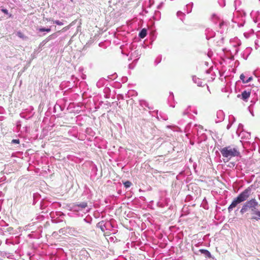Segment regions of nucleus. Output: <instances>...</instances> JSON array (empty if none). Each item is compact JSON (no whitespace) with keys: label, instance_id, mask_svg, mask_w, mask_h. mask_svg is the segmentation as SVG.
Masks as SVG:
<instances>
[{"label":"nucleus","instance_id":"nucleus-27","mask_svg":"<svg viewBox=\"0 0 260 260\" xmlns=\"http://www.w3.org/2000/svg\"><path fill=\"white\" fill-rule=\"evenodd\" d=\"M45 20L47 21H53V19L51 18H46Z\"/></svg>","mask_w":260,"mask_h":260},{"label":"nucleus","instance_id":"nucleus-23","mask_svg":"<svg viewBox=\"0 0 260 260\" xmlns=\"http://www.w3.org/2000/svg\"><path fill=\"white\" fill-rule=\"evenodd\" d=\"M252 80V77H249L248 79H245V83H247Z\"/></svg>","mask_w":260,"mask_h":260},{"label":"nucleus","instance_id":"nucleus-34","mask_svg":"<svg viewBox=\"0 0 260 260\" xmlns=\"http://www.w3.org/2000/svg\"><path fill=\"white\" fill-rule=\"evenodd\" d=\"M250 113H251V115H252V116H254V114H253V112L250 111Z\"/></svg>","mask_w":260,"mask_h":260},{"label":"nucleus","instance_id":"nucleus-8","mask_svg":"<svg viewBox=\"0 0 260 260\" xmlns=\"http://www.w3.org/2000/svg\"><path fill=\"white\" fill-rule=\"evenodd\" d=\"M250 92L249 91H247L246 90H244L241 93V94H238L237 95L238 97L241 96V99L244 101L247 100L250 96Z\"/></svg>","mask_w":260,"mask_h":260},{"label":"nucleus","instance_id":"nucleus-33","mask_svg":"<svg viewBox=\"0 0 260 260\" xmlns=\"http://www.w3.org/2000/svg\"><path fill=\"white\" fill-rule=\"evenodd\" d=\"M223 24V22H221L219 24L220 27H221V26Z\"/></svg>","mask_w":260,"mask_h":260},{"label":"nucleus","instance_id":"nucleus-22","mask_svg":"<svg viewBox=\"0 0 260 260\" xmlns=\"http://www.w3.org/2000/svg\"><path fill=\"white\" fill-rule=\"evenodd\" d=\"M184 14L181 11H178L177 13V16L178 17H181V16L183 15Z\"/></svg>","mask_w":260,"mask_h":260},{"label":"nucleus","instance_id":"nucleus-9","mask_svg":"<svg viewBox=\"0 0 260 260\" xmlns=\"http://www.w3.org/2000/svg\"><path fill=\"white\" fill-rule=\"evenodd\" d=\"M206 37L208 39L209 38H212L215 36V32L212 31L209 28L206 30Z\"/></svg>","mask_w":260,"mask_h":260},{"label":"nucleus","instance_id":"nucleus-6","mask_svg":"<svg viewBox=\"0 0 260 260\" xmlns=\"http://www.w3.org/2000/svg\"><path fill=\"white\" fill-rule=\"evenodd\" d=\"M140 56V51L137 49L132 52L131 54V56L129 60L134 59V60H137Z\"/></svg>","mask_w":260,"mask_h":260},{"label":"nucleus","instance_id":"nucleus-14","mask_svg":"<svg viewBox=\"0 0 260 260\" xmlns=\"http://www.w3.org/2000/svg\"><path fill=\"white\" fill-rule=\"evenodd\" d=\"M146 35L147 30L145 28L142 29L139 34V37L142 39L144 38L146 36Z\"/></svg>","mask_w":260,"mask_h":260},{"label":"nucleus","instance_id":"nucleus-16","mask_svg":"<svg viewBox=\"0 0 260 260\" xmlns=\"http://www.w3.org/2000/svg\"><path fill=\"white\" fill-rule=\"evenodd\" d=\"M57 37V35L56 33H54L51 35L49 36L47 39L46 41L48 42L51 40L55 39Z\"/></svg>","mask_w":260,"mask_h":260},{"label":"nucleus","instance_id":"nucleus-17","mask_svg":"<svg viewBox=\"0 0 260 260\" xmlns=\"http://www.w3.org/2000/svg\"><path fill=\"white\" fill-rule=\"evenodd\" d=\"M248 209H249L247 208V207L245 205V204H244L240 210V213L241 214H243L245 212H246Z\"/></svg>","mask_w":260,"mask_h":260},{"label":"nucleus","instance_id":"nucleus-21","mask_svg":"<svg viewBox=\"0 0 260 260\" xmlns=\"http://www.w3.org/2000/svg\"><path fill=\"white\" fill-rule=\"evenodd\" d=\"M53 22L58 25H62L63 24V22L59 20H55Z\"/></svg>","mask_w":260,"mask_h":260},{"label":"nucleus","instance_id":"nucleus-4","mask_svg":"<svg viewBox=\"0 0 260 260\" xmlns=\"http://www.w3.org/2000/svg\"><path fill=\"white\" fill-rule=\"evenodd\" d=\"M87 207V204L86 202H82L80 204H74L72 206V210L74 212L82 211Z\"/></svg>","mask_w":260,"mask_h":260},{"label":"nucleus","instance_id":"nucleus-18","mask_svg":"<svg viewBox=\"0 0 260 260\" xmlns=\"http://www.w3.org/2000/svg\"><path fill=\"white\" fill-rule=\"evenodd\" d=\"M39 31L40 32L46 31L49 32L51 31V29L50 28H40L39 29Z\"/></svg>","mask_w":260,"mask_h":260},{"label":"nucleus","instance_id":"nucleus-26","mask_svg":"<svg viewBox=\"0 0 260 260\" xmlns=\"http://www.w3.org/2000/svg\"><path fill=\"white\" fill-rule=\"evenodd\" d=\"M102 80H99L97 83H96V85L98 87H101L102 86Z\"/></svg>","mask_w":260,"mask_h":260},{"label":"nucleus","instance_id":"nucleus-31","mask_svg":"<svg viewBox=\"0 0 260 260\" xmlns=\"http://www.w3.org/2000/svg\"><path fill=\"white\" fill-rule=\"evenodd\" d=\"M17 34H18V36L19 37H22V36H21V32H18Z\"/></svg>","mask_w":260,"mask_h":260},{"label":"nucleus","instance_id":"nucleus-35","mask_svg":"<svg viewBox=\"0 0 260 260\" xmlns=\"http://www.w3.org/2000/svg\"><path fill=\"white\" fill-rule=\"evenodd\" d=\"M243 25L242 24H240V26H243Z\"/></svg>","mask_w":260,"mask_h":260},{"label":"nucleus","instance_id":"nucleus-25","mask_svg":"<svg viewBox=\"0 0 260 260\" xmlns=\"http://www.w3.org/2000/svg\"><path fill=\"white\" fill-rule=\"evenodd\" d=\"M188 113H189V111H188V108H187V109H185V110L183 111V115H185L188 114Z\"/></svg>","mask_w":260,"mask_h":260},{"label":"nucleus","instance_id":"nucleus-36","mask_svg":"<svg viewBox=\"0 0 260 260\" xmlns=\"http://www.w3.org/2000/svg\"><path fill=\"white\" fill-rule=\"evenodd\" d=\"M71 1H73V0H71Z\"/></svg>","mask_w":260,"mask_h":260},{"label":"nucleus","instance_id":"nucleus-15","mask_svg":"<svg viewBox=\"0 0 260 260\" xmlns=\"http://www.w3.org/2000/svg\"><path fill=\"white\" fill-rule=\"evenodd\" d=\"M192 6H193V3H191L190 4H187L186 6V13L187 14H188V13H190L191 12Z\"/></svg>","mask_w":260,"mask_h":260},{"label":"nucleus","instance_id":"nucleus-28","mask_svg":"<svg viewBox=\"0 0 260 260\" xmlns=\"http://www.w3.org/2000/svg\"><path fill=\"white\" fill-rule=\"evenodd\" d=\"M2 11L5 13H8V10L7 9H3Z\"/></svg>","mask_w":260,"mask_h":260},{"label":"nucleus","instance_id":"nucleus-29","mask_svg":"<svg viewBox=\"0 0 260 260\" xmlns=\"http://www.w3.org/2000/svg\"><path fill=\"white\" fill-rule=\"evenodd\" d=\"M231 125H232V124H230L229 123L228 125H227V129H230V128L231 127Z\"/></svg>","mask_w":260,"mask_h":260},{"label":"nucleus","instance_id":"nucleus-12","mask_svg":"<svg viewBox=\"0 0 260 260\" xmlns=\"http://www.w3.org/2000/svg\"><path fill=\"white\" fill-rule=\"evenodd\" d=\"M199 251L202 254H205L206 257H209V258L211 257V254L210 252L208 250H207L206 249H201L199 250Z\"/></svg>","mask_w":260,"mask_h":260},{"label":"nucleus","instance_id":"nucleus-7","mask_svg":"<svg viewBox=\"0 0 260 260\" xmlns=\"http://www.w3.org/2000/svg\"><path fill=\"white\" fill-rule=\"evenodd\" d=\"M251 214L252 215L251 218L252 220H260V211L256 209Z\"/></svg>","mask_w":260,"mask_h":260},{"label":"nucleus","instance_id":"nucleus-19","mask_svg":"<svg viewBox=\"0 0 260 260\" xmlns=\"http://www.w3.org/2000/svg\"><path fill=\"white\" fill-rule=\"evenodd\" d=\"M124 187L126 188L129 187L132 185V183L129 181H126L123 183Z\"/></svg>","mask_w":260,"mask_h":260},{"label":"nucleus","instance_id":"nucleus-20","mask_svg":"<svg viewBox=\"0 0 260 260\" xmlns=\"http://www.w3.org/2000/svg\"><path fill=\"white\" fill-rule=\"evenodd\" d=\"M240 79L242 81V82L245 83V77L243 74H242L240 76Z\"/></svg>","mask_w":260,"mask_h":260},{"label":"nucleus","instance_id":"nucleus-30","mask_svg":"<svg viewBox=\"0 0 260 260\" xmlns=\"http://www.w3.org/2000/svg\"><path fill=\"white\" fill-rule=\"evenodd\" d=\"M101 230H102L103 232H104V230H105V226H102L101 227Z\"/></svg>","mask_w":260,"mask_h":260},{"label":"nucleus","instance_id":"nucleus-11","mask_svg":"<svg viewBox=\"0 0 260 260\" xmlns=\"http://www.w3.org/2000/svg\"><path fill=\"white\" fill-rule=\"evenodd\" d=\"M140 105L142 107H147L148 109H152L149 106V104L145 100H140L139 101Z\"/></svg>","mask_w":260,"mask_h":260},{"label":"nucleus","instance_id":"nucleus-24","mask_svg":"<svg viewBox=\"0 0 260 260\" xmlns=\"http://www.w3.org/2000/svg\"><path fill=\"white\" fill-rule=\"evenodd\" d=\"M12 143L14 144H18L19 143V140L18 139H13L12 141Z\"/></svg>","mask_w":260,"mask_h":260},{"label":"nucleus","instance_id":"nucleus-3","mask_svg":"<svg viewBox=\"0 0 260 260\" xmlns=\"http://www.w3.org/2000/svg\"><path fill=\"white\" fill-rule=\"evenodd\" d=\"M244 204L249 209H251V213L255 210L258 206V202L254 198L247 201Z\"/></svg>","mask_w":260,"mask_h":260},{"label":"nucleus","instance_id":"nucleus-5","mask_svg":"<svg viewBox=\"0 0 260 260\" xmlns=\"http://www.w3.org/2000/svg\"><path fill=\"white\" fill-rule=\"evenodd\" d=\"M61 231H64L66 233L73 236H76L78 234V232L74 228L71 227H67L62 229Z\"/></svg>","mask_w":260,"mask_h":260},{"label":"nucleus","instance_id":"nucleus-2","mask_svg":"<svg viewBox=\"0 0 260 260\" xmlns=\"http://www.w3.org/2000/svg\"><path fill=\"white\" fill-rule=\"evenodd\" d=\"M220 153L223 156L224 162H228L231 159L234 157H238L240 153L236 147L228 146L221 148L220 150Z\"/></svg>","mask_w":260,"mask_h":260},{"label":"nucleus","instance_id":"nucleus-10","mask_svg":"<svg viewBox=\"0 0 260 260\" xmlns=\"http://www.w3.org/2000/svg\"><path fill=\"white\" fill-rule=\"evenodd\" d=\"M192 80H193L194 83H196L198 85V86H202L203 82L202 81V80L200 78H197L196 76H193L192 77Z\"/></svg>","mask_w":260,"mask_h":260},{"label":"nucleus","instance_id":"nucleus-1","mask_svg":"<svg viewBox=\"0 0 260 260\" xmlns=\"http://www.w3.org/2000/svg\"><path fill=\"white\" fill-rule=\"evenodd\" d=\"M252 186H250L241 192L237 198L234 199L228 208L229 212H231L233 208H235L239 204L246 201L250 196Z\"/></svg>","mask_w":260,"mask_h":260},{"label":"nucleus","instance_id":"nucleus-32","mask_svg":"<svg viewBox=\"0 0 260 260\" xmlns=\"http://www.w3.org/2000/svg\"><path fill=\"white\" fill-rule=\"evenodd\" d=\"M170 96H172V99L174 98V94L172 92V93H170Z\"/></svg>","mask_w":260,"mask_h":260},{"label":"nucleus","instance_id":"nucleus-13","mask_svg":"<svg viewBox=\"0 0 260 260\" xmlns=\"http://www.w3.org/2000/svg\"><path fill=\"white\" fill-rule=\"evenodd\" d=\"M217 117L219 119L218 121H222L224 118V114L222 111H218L217 112Z\"/></svg>","mask_w":260,"mask_h":260}]
</instances>
